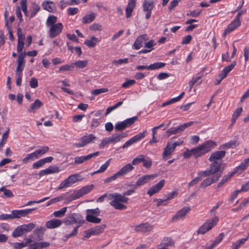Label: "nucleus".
<instances>
[{"label":"nucleus","instance_id":"1","mask_svg":"<svg viewBox=\"0 0 249 249\" xmlns=\"http://www.w3.org/2000/svg\"><path fill=\"white\" fill-rule=\"evenodd\" d=\"M107 197L108 200H110L109 204L115 210H124L127 208L125 205H122L118 203V201H124L126 199L121 194L113 193L111 194H105L100 196L97 200V202H102L105 198Z\"/></svg>","mask_w":249,"mask_h":249},{"label":"nucleus","instance_id":"2","mask_svg":"<svg viewBox=\"0 0 249 249\" xmlns=\"http://www.w3.org/2000/svg\"><path fill=\"white\" fill-rule=\"evenodd\" d=\"M216 145V143L215 142L212 140L207 141L200 145L192 149L193 156L196 159L202 156L213 149Z\"/></svg>","mask_w":249,"mask_h":249},{"label":"nucleus","instance_id":"3","mask_svg":"<svg viewBox=\"0 0 249 249\" xmlns=\"http://www.w3.org/2000/svg\"><path fill=\"white\" fill-rule=\"evenodd\" d=\"M85 222L83 216L77 213H72L66 217L63 220L64 223L67 226L68 229H71L73 224H76L75 227L79 228Z\"/></svg>","mask_w":249,"mask_h":249},{"label":"nucleus","instance_id":"4","mask_svg":"<svg viewBox=\"0 0 249 249\" xmlns=\"http://www.w3.org/2000/svg\"><path fill=\"white\" fill-rule=\"evenodd\" d=\"M93 188L92 184L85 186L79 190L75 191L69 196L70 201L77 199L82 196H83L90 192Z\"/></svg>","mask_w":249,"mask_h":249},{"label":"nucleus","instance_id":"5","mask_svg":"<svg viewBox=\"0 0 249 249\" xmlns=\"http://www.w3.org/2000/svg\"><path fill=\"white\" fill-rule=\"evenodd\" d=\"M218 221V218L216 216H214L211 220H208L198 229L197 233L204 234L207 231L212 229L216 225Z\"/></svg>","mask_w":249,"mask_h":249},{"label":"nucleus","instance_id":"6","mask_svg":"<svg viewBox=\"0 0 249 249\" xmlns=\"http://www.w3.org/2000/svg\"><path fill=\"white\" fill-rule=\"evenodd\" d=\"M63 27L61 23H57L56 25L49 27L50 29L48 31V34L50 38L53 39L58 36L61 33Z\"/></svg>","mask_w":249,"mask_h":249},{"label":"nucleus","instance_id":"7","mask_svg":"<svg viewBox=\"0 0 249 249\" xmlns=\"http://www.w3.org/2000/svg\"><path fill=\"white\" fill-rule=\"evenodd\" d=\"M195 123L194 122H189L180 125L177 127H174L169 129L167 131V136L169 137L173 134H176L183 131L185 129L191 126Z\"/></svg>","mask_w":249,"mask_h":249},{"label":"nucleus","instance_id":"8","mask_svg":"<svg viewBox=\"0 0 249 249\" xmlns=\"http://www.w3.org/2000/svg\"><path fill=\"white\" fill-rule=\"evenodd\" d=\"M96 139V137L91 134L84 136L80 139L78 140V142H75L74 145L78 148L84 147Z\"/></svg>","mask_w":249,"mask_h":249},{"label":"nucleus","instance_id":"9","mask_svg":"<svg viewBox=\"0 0 249 249\" xmlns=\"http://www.w3.org/2000/svg\"><path fill=\"white\" fill-rule=\"evenodd\" d=\"M157 177V175H146L142 176L141 178L137 181L135 184L133 185V187L135 189L144 185L147 183L149 181Z\"/></svg>","mask_w":249,"mask_h":249},{"label":"nucleus","instance_id":"10","mask_svg":"<svg viewBox=\"0 0 249 249\" xmlns=\"http://www.w3.org/2000/svg\"><path fill=\"white\" fill-rule=\"evenodd\" d=\"M145 131H144L142 133H139L132 137L124 144L122 148L123 149L127 148L133 144L137 142L138 141H140L145 137Z\"/></svg>","mask_w":249,"mask_h":249},{"label":"nucleus","instance_id":"11","mask_svg":"<svg viewBox=\"0 0 249 249\" xmlns=\"http://www.w3.org/2000/svg\"><path fill=\"white\" fill-rule=\"evenodd\" d=\"M165 181L164 179L160 180L158 183L156 185L150 187L148 190L147 194L150 196H151L153 195L158 193L161 189L163 188L165 184Z\"/></svg>","mask_w":249,"mask_h":249},{"label":"nucleus","instance_id":"12","mask_svg":"<svg viewBox=\"0 0 249 249\" xmlns=\"http://www.w3.org/2000/svg\"><path fill=\"white\" fill-rule=\"evenodd\" d=\"M35 210V208H33L26 210H13L12 212V215H13V219L19 218L21 217H24L28 215Z\"/></svg>","mask_w":249,"mask_h":249},{"label":"nucleus","instance_id":"13","mask_svg":"<svg viewBox=\"0 0 249 249\" xmlns=\"http://www.w3.org/2000/svg\"><path fill=\"white\" fill-rule=\"evenodd\" d=\"M148 39V36L146 34L139 36L135 41L133 47L136 50H139L143 46V45Z\"/></svg>","mask_w":249,"mask_h":249},{"label":"nucleus","instance_id":"14","mask_svg":"<svg viewBox=\"0 0 249 249\" xmlns=\"http://www.w3.org/2000/svg\"><path fill=\"white\" fill-rule=\"evenodd\" d=\"M191 209L189 207H184L179 210L177 213L172 217L173 221H176L180 219H183L186 214L190 211Z\"/></svg>","mask_w":249,"mask_h":249},{"label":"nucleus","instance_id":"15","mask_svg":"<svg viewBox=\"0 0 249 249\" xmlns=\"http://www.w3.org/2000/svg\"><path fill=\"white\" fill-rule=\"evenodd\" d=\"M241 25V21L234 19L230 24L228 25L227 28L225 29L223 36H225L234 30Z\"/></svg>","mask_w":249,"mask_h":249},{"label":"nucleus","instance_id":"16","mask_svg":"<svg viewBox=\"0 0 249 249\" xmlns=\"http://www.w3.org/2000/svg\"><path fill=\"white\" fill-rule=\"evenodd\" d=\"M221 176V173H217L212 178H207L205 179L201 183L200 187L205 188L211 185L212 183L216 182Z\"/></svg>","mask_w":249,"mask_h":249},{"label":"nucleus","instance_id":"17","mask_svg":"<svg viewBox=\"0 0 249 249\" xmlns=\"http://www.w3.org/2000/svg\"><path fill=\"white\" fill-rule=\"evenodd\" d=\"M99 154V152H96L92 154H90L86 156L77 157L74 159V163L76 164H82L84 161H87L94 157L98 156Z\"/></svg>","mask_w":249,"mask_h":249},{"label":"nucleus","instance_id":"18","mask_svg":"<svg viewBox=\"0 0 249 249\" xmlns=\"http://www.w3.org/2000/svg\"><path fill=\"white\" fill-rule=\"evenodd\" d=\"M226 155L225 150L217 151L213 153L209 158V161H219Z\"/></svg>","mask_w":249,"mask_h":249},{"label":"nucleus","instance_id":"19","mask_svg":"<svg viewBox=\"0 0 249 249\" xmlns=\"http://www.w3.org/2000/svg\"><path fill=\"white\" fill-rule=\"evenodd\" d=\"M153 229V226L148 223H142L135 227V231L138 232L150 231Z\"/></svg>","mask_w":249,"mask_h":249},{"label":"nucleus","instance_id":"20","mask_svg":"<svg viewBox=\"0 0 249 249\" xmlns=\"http://www.w3.org/2000/svg\"><path fill=\"white\" fill-rule=\"evenodd\" d=\"M210 161L212 162V163L211 164L209 168L212 171L213 173L214 174L219 172V173H221V175L223 170V169H220L221 166V162L220 161Z\"/></svg>","mask_w":249,"mask_h":249},{"label":"nucleus","instance_id":"21","mask_svg":"<svg viewBox=\"0 0 249 249\" xmlns=\"http://www.w3.org/2000/svg\"><path fill=\"white\" fill-rule=\"evenodd\" d=\"M62 223L61 220L57 219H52L48 221L46 223V226L48 229H54L60 227Z\"/></svg>","mask_w":249,"mask_h":249},{"label":"nucleus","instance_id":"22","mask_svg":"<svg viewBox=\"0 0 249 249\" xmlns=\"http://www.w3.org/2000/svg\"><path fill=\"white\" fill-rule=\"evenodd\" d=\"M135 6L136 0H128V3L125 9L126 17L127 18H129L131 17Z\"/></svg>","mask_w":249,"mask_h":249},{"label":"nucleus","instance_id":"23","mask_svg":"<svg viewBox=\"0 0 249 249\" xmlns=\"http://www.w3.org/2000/svg\"><path fill=\"white\" fill-rule=\"evenodd\" d=\"M43 8L49 12H53L55 10L54 3L50 0L44 1L42 4Z\"/></svg>","mask_w":249,"mask_h":249},{"label":"nucleus","instance_id":"24","mask_svg":"<svg viewBox=\"0 0 249 249\" xmlns=\"http://www.w3.org/2000/svg\"><path fill=\"white\" fill-rule=\"evenodd\" d=\"M134 167L130 163H127L123 166L118 172H117L120 177L126 175L132 170L134 169Z\"/></svg>","mask_w":249,"mask_h":249},{"label":"nucleus","instance_id":"25","mask_svg":"<svg viewBox=\"0 0 249 249\" xmlns=\"http://www.w3.org/2000/svg\"><path fill=\"white\" fill-rule=\"evenodd\" d=\"M175 148L172 144V142H168L164 149L162 156L163 159L170 155L174 151Z\"/></svg>","mask_w":249,"mask_h":249},{"label":"nucleus","instance_id":"26","mask_svg":"<svg viewBox=\"0 0 249 249\" xmlns=\"http://www.w3.org/2000/svg\"><path fill=\"white\" fill-rule=\"evenodd\" d=\"M94 117L92 119L90 127L91 128L97 127L99 124L101 119V113L97 112L94 114Z\"/></svg>","mask_w":249,"mask_h":249},{"label":"nucleus","instance_id":"27","mask_svg":"<svg viewBox=\"0 0 249 249\" xmlns=\"http://www.w3.org/2000/svg\"><path fill=\"white\" fill-rule=\"evenodd\" d=\"M133 185L134 184H132V185L129 184L128 186H132V189L128 190L127 191L123 193L122 195L121 194V196H124L126 199L125 200V201H118V203H119V204H121L122 205H124V203H127V202L129 200V198L128 197H126L125 196H129L131 195L133 193H134L135 192V190L136 189H135V187H133Z\"/></svg>","mask_w":249,"mask_h":249},{"label":"nucleus","instance_id":"28","mask_svg":"<svg viewBox=\"0 0 249 249\" xmlns=\"http://www.w3.org/2000/svg\"><path fill=\"white\" fill-rule=\"evenodd\" d=\"M174 242L171 238L164 237L160 245L159 248H165V249H167V247L172 246L174 245Z\"/></svg>","mask_w":249,"mask_h":249},{"label":"nucleus","instance_id":"29","mask_svg":"<svg viewBox=\"0 0 249 249\" xmlns=\"http://www.w3.org/2000/svg\"><path fill=\"white\" fill-rule=\"evenodd\" d=\"M71 229H72L71 232H69L70 230L71 229H68L66 228V233L64 237V241H66L68 240V239H69L70 238H71L73 236H75L77 234V233H78L77 230L78 229V227H72Z\"/></svg>","mask_w":249,"mask_h":249},{"label":"nucleus","instance_id":"30","mask_svg":"<svg viewBox=\"0 0 249 249\" xmlns=\"http://www.w3.org/2000/svg\"><path fill=\"white\" fill-rule=\"evenodd\" d=\"M100 40L94 36H91L90 39L85 40L84 44L89 48H93L95 46L97 43L99 42Z\"/></svg>","mask_w":249,"mask_h":249},{"label":"nucleus","instance_id":"31","mask_svg":"<svg viewBox=\"0 0 249 249\" xmlns=\"http://www.w3.org/2000/svg\"><path fill=\"white\" fill-rule=\"evenodd\" d=\"M43 105L42 103L39 100L36 99L31 105L28 111L30 112H34Z\"/></svg>","mask_w":249,"mask_h":249},{"label":"nucleus","instance_id":"32","mask_svg":"<svg viewBox=\"0 0 249 249\" xmlns=\"http://www.w3.org/2000/svg\"><path fill=\"white\" fill-rule=\"evenodd\" d=\"M50 245V243L46 242H36L30 245L31 249H42L48 247Z\"/></svg>","mask_w":249,"mask_h":249},{"label":"nucleus","instance_id":"33","mask_svg":"<svg viewBox=\"0 0 249 249\" xmlns=\"http://www.w3.org/2000/svg\"><path fill=\"white\" fill-rule=\"evenodd\" d=\"M106 226L105 224L98 225L95 226L94 228H91L92 233L93 235H97L101 234L103 232Z\"/></svg>","mask_w":249,"mask_h":249},{"label":"nucleus","instance_id":"34","mask_svg":"<svg viewBox=\"0 0 249 249\" xmlns=\"http://www.w3.org/2000/svg\"><path fill=\"white\" fill-rule=\"evenodd\" d=\"M57 171H58L57 168L50 167L46 169L41 170L39 173V175L40 177L44 176L45 175L55 173Z\"/></svg>","mask_w":249,"mask_h":249},{"label":"nucleus","instance_id":"35","mask_svg":"<svg viewBox=\"0 0 249 249\" xmlns=\"http://www.w3.org/2000/svg\"><path fill=\"white\" fill-rule=\"evenodd\" d=\"M154 7L153 0H145L143 4V10L144 11H152Z\"/></svg>","mask_w":249,"mask_h":249},{"label":"nucleus","instance_id":"36","mask_svg":"<svg viewBox=\"0 0 249 249\" xmlns=\"http://www.w3.org/2000/svg\"><path fill=\"white\" fill-rule=\"evenodd\" d=\"M238 145L236 141H231L224 144L221 145L219 149H228V148H233L236 147V146Z\"/></svg>","mask_w":249,"mask_h":249},{"label":"nucleus","instance_id":"37","mask_svg":"<svg viewBox=\"0 0 249 249\" xmlns=\"http://www.w3.org/2000/svg\"><path fill=\"white\" fill-rule=\"evenodd\" d=\"M57 17L53 15H50L46 20V26L48 27L56 25L57 22Z\"/></svg>","mask_w":249,"mask_h":249},{"label":"nucleus","instance_id":"38","mask_svg":"<svg viewBox=\"0 0 249 249\" xmlns=\"http://www.w3.org/2000/svg\"><path fill=\"white\" fill-rule=\"evenodd\" d=\"M95 18V14L92 13L90 14L87 15L83 18V23L84 24H87L91 22L94 20Z\"/></svg>","mask_w":249,"mask_h":249},{"label":"nucleus","instance_id":"39","mask_svg":"<svg viewBox=\"0 0 249 249\" xmlns=\"http://www.w3.org/2000/svg\"><path fill=\"white\" fill-rule=\"evenodd\" d=\"M37 159H38V158L35 151L32 153L28 154L26 157L23 159L22 161L24 163H26L29 160H34Z\"/></svg>","mask_w":249,"mask_h":249},{"label":"nucleus","instance_id":"40","mask_svg":"<svg viewBox=\"0 0 249 249\" xmlns=\"http://www.w3.org/2000/svg\"><path fill=\"white\" fill-rule=\"evenodd\" d=\"M248 236L245 238H242L236 241L235 242L232 243V249H238L239 247L243 245L244 243L248 240Z\"/></svg>","mask_w":249,"mask_h":249},{"label":"nucleus","instance_id":"41","mask_svg":"<svg viewBox=\"0 0 249 249\" xmlns=\"http://www.w3.org/2000/svg\"><path fill=\"white\" fill-rule=\"evenodd\" d=\"M21 226L24 233L31 231L36 227V225L33 223H30Z\"/></svg>","mask_w":249,"mask_h":249},{"label":"nucleus","instance_id":"42","mask_svg":"<svg viewBox=\"0 0 249 249\" xmlns=\"http://www.w3.org/2000/svg\"><path fill=\"white\" fill-rule=\"evenodd\" d=\"M40 7L39 5L34 3L31 10V14L30 15V18H34L36 14L39 11Z\"/></svg>","mask_w":249,"mask_h":249},{"label":"nucleus","instance_id":"43","mask_svg":"<svg viewBox=\"0 0 249 249\" xmlns=\"http://www.w3.org/2000/svg\"><path fill=\"white\" fill-rule=\"evenodd\" d=\"M163 62H156L149 65V70H155L160 69L165 66Z\"/></svg>","mask_w":249,"mask_h":249},{"label":"nucleus","instance_id":"44","mask_svg":"<svg viewBox=\"0 0 249 249\" xmlns=\"http://www.w3.org/2000/svg\"><path fill=\"white\" fill-rule=\"evenodd\" d=\"M24 234L21 226H18L15 230L12 233L13 237L16 238L18 237L21 236L22 235Z\"/></svg>","mask_w":249,"mask_h":249},{"label":"nucleus","instance_id":"45","mask_svg":"<svg viewBox=\"0 0 249 249\" xmlns=\"http://www.w3.org/2000/svg\"><path fill=\"white\" fill-rule=\"evenodd\" d=\"M110 159L108 160L104 164H103L100 168V169L93 173V174L103 173L108 168L109 165Z\"/></svg>","mask_w":249,"mask_h":249},{"label":"nucleus","instance_id":"46","mask_svg":"<svg viewBox=\"0 0 249 249\" xmlns=\"http://www.w3.org/2000/svg\"><path fill=\"white\" fill-rule=\"evenodd\" d=\"M86 220L88 222L98 224L101 222V219L95 216H91V215H86Z\"/></svg>","mask_w":249,"mask_h":249},{"label":"nucleus","instance_id":"47","mask_svg":"<svg viewBox=\"0 0 249 249\" xmlns=\"http://www.w3.org/2000/svg\"><path fill=\"white\" fill-rule=\"evenodd\" d=\"M45 231V229L42 227H39L36 228L34 232V233L37 236L38 238L41 239L43 235L44 234V231Z\"/></svg>","mask_w":249,"mask_h":249},{"label":"nucleus","instance_id":"48","mask_svg":"<svg viewBox=\"0 0 249 249\" xmlns=\"http://www.w3.org/2000/svg\"><path fill=\"white\" fill-rule=\"evenodd\" d=\"M100 210L99 208L94 209H88L86 211V215L98 216L100 213Z\"/></svg>","mask_w":249,"mask_h":249},{"label":"nucleus","instance_id":"49","mask_svg":"<svg viewBox=\"0 0 249 249\" xmlns=\"http://www.w3.org/2000/svg\"><path fill=\"white\" fill-rule=\"evenodd\" d=\"M78 177H79V176L78 174H74L69 176L66 179L70 186H71L72 184L79 180Z\"/></svg>","mask_w":249,"mask_h":249},{"label":"nucleus","instance_id":"50","mask_svg":"<svg viewBox=\"0 0 249 249\" xmlns=\"http://www.w3.org/2000/svg\"><path fill=\"white\" fill-rule=\"evenodd\" d=\"M49 148L48 146H43L40 149L37 150L35 151V152L37 156V158H39L43 155L45 154L49 151Z\"/></svg>","mask_w":249,"mask_h":249},{"label":"nucleus","instance_id":"51","mask_svg":"<svg viewBox=\"0 0 249 249\" xmlns=\"http://www.w3.org/2000/svg\"><path fill=\"white\" fill-rule=\"evenodd\" d=\"M242 112V108L241 107L237 108L235 111L233 113L232 116V124H233L237 118L240 115L241 112Z\"/></svg>","mask_w":249,"mask_h":249},{"label":"nucleus","instance_id":"52","mask_svg":"<svg viewBox=\"0 0 249 249\" xmlns=\"http://www.w3.org/2000/svg\"><path fill=\"white\" fill-rule=\"evenodd\" d=\"M127 127L124 121L117 123L115 125V129L117 131H120L124 130Z\"/></svg>","mask_w":249,"mask_h":249},{"label":"nucleus","instance_id":"53","mask_svg":"<svg viewBox=\"0 0 249 249\" xmlns=\"http://www.w3.org/2000/svg\"><path fill=\"white\" fill-rule=\"evenodd\" d=\"M67 207H63L60 210L53 213V215L56 217H61L63 216L67 211Z\"/></svg>","mask_w":249,"mask_h":249},{"label":"nucleus","instance_id":"54","mask_svg":"<svg viewBox=\"0 0 249 249\" xmlns=\"http://www.w3.org/2000/svg\"><path fill=\"white\" fill-rule=\"evenodd\" d=\"M144 156L143 155H140L136 158L134 159L132 161V165H137L141 162H142L144 160Z\"/></svg>","mask_w":249,"mask_h":249},{"label":"nucleus","instance_id":"55","mask_svg":"<svg viewBox=\"0 0 249 249\" xmlns=\"http://www.w3.org/2000/svg\"><path fill=\"white\" fill-rule=\"evenodd\" d=\"M112 143L110 137L104 138L100 143L99 146L100 148H104L108 144Z\"/></svg>","mask_w":249,"mask_h":249},{"label":"nucleus","instance_id":"56","mask_svg":"<svg viewBox=\"0 0 249 249\" xmlns=\"http://www.w3.org/2000/svg\"><path fill=\"white\" fill-rule=\"evenodd\" d=\"M138 120L137 116H134L132 118L127 119L124 121L127 127H129L133 124Z\"/></svg>","mask_w":249,"mask_h":249},{"label":"nucleus","instance_id":"57","mask_svg":"<svg viewBox=\"0 0 249 249\" xmlns=\"http://www.w3.org/2000/svg\"><path fill=\"white\" fill-rule=\"evenodd\" d=\"M25 56V53H20L18 55V58L17 60L18 65L21 66H24V57Z\"/></svg>","mask_w":249,"mask_h":249},{"label":"nucleus","instance_id":"58","mask_svg":"<svg viewBox=\"0 0 249 249\" xmlns=\"http://www.w3.org/2000/svg\"><path fill=\"white\" fill-rule=\"evenodd\" d=\"M88 61L87 60H79L72 64V65H74L79 68H84L86 67Z\"/></svg>","mask_w":249,"mask_h":249},{"label":"nucleus","instance_id":"59","mask_svg":"<svg viewBox=\"0 0 249 249\" xmlns=\"http://www.w3.org/2000/svg\"><path fill=\"white\" fill-rule=\"evenodd\" d=\"M204 71L205 69H202L200 72L196 74V76L193 77L192 80L195 81V83H197L199 79L204 76Z\"/></svg>","mask_w":249,"mask_h":249},{"label":"nucleus","instance_id":"60","mask_svg":"<svg viewBox=\"0 0 249 249\" xmlns=\"http://www.w3.org/2000/svg\"><path fill=\"white\" fill-rule=\"evenodd\" d=\"M247 167L244 165L243 164L241 163V164L237 166L233 171V173H238L240 174L242 173V172L245 170Z\"/></svg>","mask_w":249,"mask_h":249},{"label":"nucleus","instance_id":"61","mask_svg":"<svg viewBox=\"0 0 249 249\" xmlns=\"http://www.w3.org/2000/svg\"><path fill=\"white\" fill-rule=\"evenodd\" d=\"M26 0H22L20 2L21 9L26 16H28V12L26 4Z\"/></svg>","mask_w":249,"mask_h":249},{"label":"nucleus","instance_id":"62","mask_svg":"<svg viewBox=\"0 0 249 249\" xmlns=\"http://www.w3.org/2000/svg\"><path fill=\"white\" fill-rule=\"evenodd\" d=\"M142 162L143 167L147 169L150 168L152 164V160L149 158L145 159V157L144 158V160L142 161Z\"/></svg>","mask_w":249,"mask_h":249},{"label":"nucleus","instance_id":"63","mask_svg":"<svg viewBox=\"0 0 249 249\" xmlns=\"http://www.w3.org/2000/svg\"><path fill=\"white\" fill-rule=\"evenodd\" d=\"M213 174L212 172V171L210 170V169L209 168L206 170L199 172L198 175L199 177L201 178L203 177H207L210 176L211 175H213Z\"/></svg>","mask_w":249,"mask_h":249},{"label":"nucleus","instance_id":"64","mask_svg":"<svg viewBox=\"0 0 249 249\" xmlns=\"http://www.w3.org/2000/svg\"><path fill=\"white\" fill-rule=\"evenodd\" d=\"M224 234L223 233H220L218 237L213 241L212 244L213 246H215L217 244L220 243L224 238Z\"/></svg>","mask_w":249,"mask_h":249}]
</instances>
